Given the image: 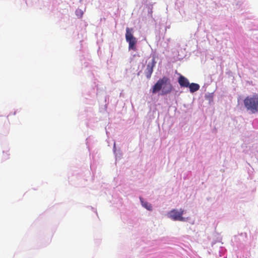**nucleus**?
Wrapping results in <instances>:
<instances>
[{
  "mask_svg": "<svg viewBox=\"0 0 258 258\" xmlns=\"http://www.w3.org/2000/svg\"><path fill=\"white\" fill-rule=\"evenodd\" d=\"M173 89L170 79L167 76H163L155 83L151 91L154 94L160 92V94L164 96L170 94Z\"/></svg>",
  "mask_w": 258,
  "mask_h": 258,
  "instance_id": "1",
  "label": "nucleus"
},
{
  "mask_svg": "<svg viewBox=\"0 0 258 258\" xmlns=\"http://www.w3.org/2000/svg\"><path fill=\"white\" fill-rule=\"evenodd\" d=\"M243 104L247 111L255 114L258 112V94L247 96L243 100Z\"/></svg>",
  "mask_w": 258,
  "mask_h": 258,
  "instance_id": "2",
  "label": "nucleus"
},
{
  "mask_svg": "<svg viewBox=\"0 0 258 258\" xmlns=\"http://www.w3.org/2000/svg\"><path fill=\"white\" fill-rule=\"evenodd\" d=\"M125 30V37L126 42L128 43L129 50L136 51L137 40L133 35V29L126 27Z\"/></svg>",
  "mask_w": 258,
  "mask_h": 258,
  "instance_id": "3",
  "label": "nucleus"
},
{
  "mask_svg": "<svg viewBox=\"0 0 258 258\" xmlns=\"http://www.w3.org/2000/svg\"><path fill=\"white\" fill-rule=\"evenodd\" d=\"M183 212V210L181 209L179 211L176 209H173L168 213L167 216L174 221L186 222L188 218H185L182 216Z\"/></svg>",
  "mask_w": 258,
  "mask_h": 258,
  "instance_id": "4",
  "label": "nucleus"
},
{
  "mask_svg": "<svg viewBox=\"0 0 258 258\" xmlns=\"http://www.w3.org/2000/svg\"><path fill=\"white\" fill-rule=\"evenodd\" d=\"M156 63V61H155V58L154 56H153L152 59L148 61L146 69L145 71L146 77L148 79L151 78L153 72V68L155 66Z\"/></svg>",
  "mask_w": 258,
  "mask_h": 258,
  "instance_id": "5",
  "label": "nucleus"
},
{
  "mask_svg": "<svg viewBox=\"0 0 258 258\" xmlns=\"http://www.w3.org/2000/svg\"><path fill=\"white\" fill-rule=\"evenodd\" d=\"M178 83L181 87L187 88L189 84L188 79L184 76L180 75L178 78Z\"/></svg>",
  "mask_w": 258,
  "mask_h": 258,
  "instance_id": "6",
  "label": "nucleus"
},
{
  "mask_svg": "<svg viewBox=\"0 0 258 258\" xmlns=\"http://www.w3.org/2000/svg\"><path fill=\"white\" fill-rule=\"evenodd\" d=\"M2 149H3L2 158L4 160H6L8 159L10 157V153H9L10 148L8 145L4 144L3 146Z\"/></svg>",
  "mask_w": 258,
  "mask_h": 258,
  "instance_id": "7",
  "label": "nucleus"
},
{
  "mask_svg": "<svg viewBox=\"0 0 258 258\" xmlns=\"http://www.w3.org/2000/svg\"><path fill=\"white\" fill-rule=\"evenodd\" d=\"M139 199L142 207H143L144 208L146 209L148 211H152L153 208L152 205L151 204L145 201L144 198L141 197H140Z\"/></svg>",
  "mask_w": 258,
  "mask_h": 258,
  "instance_id": "8",
  "label": "nucleus"
},
{
  "mask_svg": "<svg viewBox=\"0 0 258 258\" xmlns=\"http://www.w3.org/2000/svg\"><path fill=\"white\" fill-rule=\"evenodd\" d=\"M187 88H189V92L191 93H194V92L199 90L200 86L197 83H189V86H188Z\"/></svg>",
  "mask_w": 258,
  "mask_h": 258,
  "instance_id": "9",
  "label": "nucleus"
},
{
  "mask_svg": "<svg viewBox=\"0 0 258 258\" xmlns=\"http://www.w3.org/2000/svg\"><path fill=\"white\" fill-rule=\"evenodd\" d=\"M214 93H206L205 95V98L209 101V104H211L213 101Z\"/></svg>",
  "mask_w": 258,
  "mask_h": 258,
  "instance_id": "10",
  "label": "nucleus"
},
{
  "mask_svg": "<svg viewBox=\"0 0 258 258\" xmlns=\"http://www.w3.org/2000/svg\"><path fill=\"white\" fill-rule=\"evenodd\" d=\"M113 151L115 156L116 160L120 159L121 156V154L119 150L116 151L115 149V144H114Z\"/></svg>",
  "mask_w": 258,
  "mask_h": 258,
  "instance_id": "11",
  "label": "nucleus"
},
{
  "mask_svg": "<svg viewBox=\"0 0 258 258\" xmlns=\"http://www.w3.org/2000/svg\"><path fill=\"white\" fill-rule=\"evenodd\" d=\"M79 13H80V17H81L83 14V12L81 10H77L76 13L78 16H79Z\"/></svg>",
  "mask_w": 258,
  "mask_h": 258,
  "instance_id": "12",
  "label": "nucleus"
},
{
  "mask_svg": "<svg viewBox=\"0 0 258 258\" xmlns=\"http://www.w3.org/2000/svg\"><path fill=\"white\" fill-rule=\"evenodd\" d=\"M91 140V138L89 137L86 139V145L87 146V148H88L89 150H90V146L89 145V141Z\"/></svg>",
  "mask_w": 258,
  "mask_h": 258,
  "instance_id": "13",
  "label": "nucleus"
},
{
  "mask_svg": "<svg viewBox=\"0 0 258 258\" xmlns=\"http://www.w3.org/2000/svg\"><path fill=\"white\" fill-rule=\"evenodd\" d=\"M220 249H221L219 250V253H220V256H222L224 249L222 247H220Z\"/></svg>",
  "mask_w": 258,
  "mask_h": 258,
  "instance_id": "14",
  "label": "nucleus"
},
{
  "mask_svg": "<svg viewBox=\"0 0 258 258\" xmlns=\"http://www.w3.org/2000/svg\"><path fill=\"white\" fill-rule=\"evenodd\" d=\"M107 98L108 99V97L106 96L105 98V101H106Z\"/></svg>",
  "mask_w": 258,
  "mask_h": 258,
  "instance_id": "15",
  "label": "nucleus"
},
{
  "mask_svg": "<svg viewBox=\"0 0 258 258\" xmlns=\"http://www.w3.org/2000/svg\"><path fill=\"white\" fill-rule=\"evenodd\" d=\"M16 114V111H15L14 113H13V115H15Z\"/></svg>",
  "mask_w": 258,
  "mask_h": 258,
  "instance_id": "16",
  "label": "nucleus"
},
{
  "mask_svg": "<svg viewBox=\"0 0 258 258\" xmlns=\"http://www.w3.org/2000/svg\"><path fill=\"white\" fill-rule=\"evenodd\" d=\"M79 16H80V13H79Z\"/></svg>",
  "mask_w": 258,
  "mask_h": 258,
  "instance_id": "17",
  "label": "nucleus"
}]
</instances>
